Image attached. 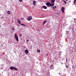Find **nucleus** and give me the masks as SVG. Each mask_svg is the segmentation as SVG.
<instances>
[{
    "instance_id": "nucleus-22",
    "label": "nucleus",
    "mask_w": 76,
    "mask_h": 76,
    "mask_svg": "<svg viewBox=\"0 0 76 76\" xmlns=\"http://www.w3.org/2000/svg\"><path fill=\"white\" fill-rule=\"evenodd\" d=\"M72 66H72V69H75V67H74V66H73L74 65H73Z\"/></svg>"
},
{
    "instance_id": "nucleus-36",
    "label": "nucleus",
    "mask_w": 76,
    "mask_h": 76,
    "mask_svg": "<svg viewBox=\"0 0 76 76\" xmlns=\"http://www.w3.org/2000/svg\"><path fill=\"white\" fill-rule=\"evenodd\" d=\"M21 35H22V34H20V36H21Z\"/></svg>"
},
{
    "instance_id": "nucleus-44",
    "label": "nucleus",
    "mask_w": 76,
    "mask_h": 76,
    "mask_svg": "<svg viewBox=\"0 0 76 76\" xmlns=\"http://www.w3.org/2000/svg\"><path fill=\"white\" fill-rule=\"evenodd\" d=\"M73 41H74V39H73Z\"/></svg>"
},
{
    "instance_id": "nucleus-2",
    "label": "nucleus",
    "mask_w": 76,
    "mask_h": 76,
    "mask_svg": "<svg viewBox=\"0 0 76 76\" xmlns=\"http://www.w3.org/2000/svg\"><path fill=\"white\" fill-rule=\"evenodd\" d=\"M32 17L31 16H29L27 17V20H28V21H30V20H32Z\"/></svg>"
},
{
    "instance_id": "nucleus-46",
    "label": "nucleus",
    "mask_w": 76,
    "mask_h": 76,
    "mask_svg": "<svg viewBox=\"0 0 76 76\" xmlns=\"http://www.w3.org/2000/svg\"><path fill=\"white\" fill-rule=\"evenodd\" d=\"M13 32V31H12V32Z\"/></svg>"
},
{
    "instance_id": "nucleus-34",
    "label": "nucleus",
    "mask_w": 76,
    "mask_h": 76,
    "mask_svg": "<svg viewBox=\"0 0 76 76\" xmlns=\"http://www.w3.org/2000/svg\"><path fill=\"white\" fill-rule=\"evenodd\" d=\"M58 75H61V74L60 73H59Z\"/></svg>"
},
{
    "instance_id": "nucleus-26",
    "label": "nucleus",
    "mask_w": 76,
    "mask_h": 76,
    "mask_svg": "<svg viewBox=\"0 0 76 76\" xmlns=\"http://www.w3.org/2000/svg\"><path fill=\"white\" fill-rule=\"evenodd\" d=\"M59 53L60 54H61V53H62V51H59Z\"/></svg>"
},
{
    "instance_id": "nucleus-29",
    "label": "nucleus",
    "mask_w": 76,
    "mask_h": 76,
    "mask_svg": "<svg viewBox=\"0 0 76 76\" xmlns=\"http://www.w3.org/2000/svg\"><path fill=\"white\" fill-rule=\"evenodd\" d=\"M3 66V67H4V65L2 64L1 65V67H2Z\"/></svg>"
},
{
    "instance_id": "nucleus-40",
    "label": "nucleus",
    "mask_w": 76,
    "mask_h": 76,
    "mask_svg": "<svg viewBox=\"0 0 76 76\" xmlns=\"http://www.w3.org/2000/svg\"><path fill=\"white\" fill-rule=\"evenodd\" d=\"M48 54H47L46 55V56H48Z\"/></svg>"
},
{
    "instance_id": "nucleus-30",
    "label": "nucleus",
    "mask_w": 76,
    "mask_h": 76,
    "mask_svg": "<svg viewBox=\"0 0 76 76\" xmlns=\"http://www.w3.org/2000/svg\"><path fill=\"white\" fill-rule=\"evenodd\" d=\"M38 31H39V32H40V31H41V30L39 29H38Z\"/></svg>"
},
{
    "instance_id": "nucleus-7",
    "label": "nucleus",
    "mask_w": 76,
    "mask_h": 76,
    "mask_svg": "<svg viewBox=\"0 0 76 76\" xmlns=\"http://www.w3.org/2000/svg\"><path fill=\"white\" fill-rule=\"evenodd\" d=\"M54 6V3H50V7H53V6Z\"/></svg>"
},
{
    "instance_id": "nucleus-4",
    "label": "nucleus",
    "mask_w": 76,
    "mask_h": 76,
    "mask_svg": "<svg viewBox=\"0 0 76 76\" xmlns=\"http://www.w3.org/2000/svg\"><path fill=\"white\" fill-rule=\"evenodd\" d=\"M25 53L26 54H28V53H29V51L28 50V49H26L25 50Z\"/></svg>"
},
{
    "instance_id": "nucleus-19",
    "label": "nucleus",
    "mask_w": 76,
    "mask_h": 76,
    "mask_svg": "<svg viewBox=\"0 0 76 76\" xmlns=\"http://www.w3.org/2000/svg\"><path fill=\"white\" fill-rule=\"evenodd\" d=\"M7 13L8 14H10V12L9 11H8Z\"/></svg>"
},
{
    "instance_id": "nucleus-37",
    "label": "nucleus",
    "mask_w": 76,
    "mask_h": 76,
    "mask_svg": "<svg viewBox=\"0 0 76 76\" xmlns=\"http://www.w3.org/2000/svg\"><path fill=\"white\" fill-rule=\"evenodd\" d=\"M71 0H70V1H69V2L70 3V2H71Z\"/></svg>"
},
{
    "instance_id": "nucleus-23",
    "label": "nucleus",
    "mask_w": 76,
    "mask_h": 76,
    "mask_svg": "<svg viewBox=\"0 0 76 76\" xmlns=\"http://www.w3.org/2000/svg\"><path fill=\"white\" fill-rule=\"evenodd\" d=\"M64 1V3H65V4H66V1Z\"/></svg>"
},
{
    "instance_id": "nucleus-24",
    "label": "nucleus",
    "mask_w": 76,
    "mask_h": 76,
    "mask_svg": "<svg viewBox=\"0 0 76 76\" xmlns=\"http://www.w3.org/2000/svg\"><path fill=\"white\" fill-rule=\"evenodd\" d=\"M74 28H75V27H73V28H72V31H74L73 29H74Z\"/></svg>"
},
{
    "instance_id": "nucleus-10",
    "label": "nucleus",
    "mask_w": 76,
    "mask_h": 76,
    "mask_svg": "<svg viewBox=\"0 0 76 76\" xmlns=\"http://www.w3.org/2000/svg\"><path fill=\"white\" fill-rule=\"evenodd\" d=\"M43 9H47V7L45 6H43Z\"/></svg>"
},
{
    "instance_id": "nucleus-14",
    "label": "nucleus",
    "mask_w": 76,
    "mask_h": 76,
    "mask_svg": "<svg viewBox=\"0 0 76 76\" xmlns=\"http://www.w3.org/2000/svg\"><path fill=\"white\" fill-rule=\"evenodd\" d=\"M51 3H54L55 2V0H51Z\"/></svg>"
},
{
    "instance_id": "nucleus-21",
    "label": "nucleus",
    "mask_w": 76,
    "mask_h": 76,
    "mask_svg": "<svg viewBox=\"0 0 76 76\" xmlns=\"http://www.w3.org/2000/svg\"><path fill=\"white\" fill-rule=\"evenodd\" d=\"M12 30L13 31L15 30V28L13 27L12 28Z\"/></svg>"
},
{
    "instance_id": "nucleus-18",
    "label": "nucleus",
    "mask_w": 76,
    "mask_h": 76,
    "mask_svg": "<svg viewBox=\"0 0 76 76\" xmlns=\"http://www.w3.org/2000/svg\"><path fill=\"white\" fill-rule=\"evenodd\" d=\"M55 8H56V6H55L54 7H53V9H55Z\"/></svg>"
},
{
    "instance_id": "nucleus-17",
    "label": "nucleus",
    "mask_w": 76,
    "mask_h": 76,
    "mask_svg": "<svg viewBox=\"0 0 76 76\" xmlns=\"http://www.w3.org/2000/svg\"><path fill=\"white\" fill-rule=\"evenodd\" d=\"M21 25H22V26H26L23 23H21L20 24Z\"/></svg>"
},
{
    "instance_id": "nucleus-33",
    "label": "nucleus",
    "mask_w": 76,
    "mask_h": 76,
    "mask_svg": "<svg viewBox=\"0 0 76 76\" xmlns=\"http://www.w3.org/2000/svg\"><path fill=\"white\" fill-rule=\"evenodd\" d=\"M29 41V39L27 40V42H28Z\"/></svg>"
},
{
    "instance_id": "nucleus-25",
    "label": "nucleus",
    "mask_w": 76,
    "mask_h": 76,
    "mask_svg": "<svg viewBox=\"0 0 76 76\" xmlns=\"http://www.w3.org/2000/svg\"><path fill=\"white\" fill-rule=\"evenodd\" d=\"M22 0H19V1L20 2H22Z\"/></svg>"
},
{
    "instance_id": "nucleus-35",
    "label": "nucleus",
    "mask_w": 76,
    "mask_h": 76,
    "mask_svg": "<svg viewBox=\"0 0 76 76\" xmlns=\"http://www.w3.org/2000/svg\"><path fill=\"white\" fill-rule=\"evenodd\" d=\"M74 21L76 20V19L74 18Z\"/></svg>"
},
{
    "instance_id": "nucleus-9",
    "label": "nucleus",
    "mask_w": 76,
    "mask_h": 76,
    "mask_svg": "<svg viewBox=\"0 0 76 76\" xmlns=\"http://www.w3.org/2000/svg\"><path fill=\"white\" fill-rule=\"evenodd\" d=\"M64 26H66L67 24H66V21H65L63 24Z\"/></svg>"
},
{
    "instance_id": "nucleus-42",
    "label": "nucleus",
    "mask_w": 76,
    "mask_h": 76,
    "mask_svg": "<svg viewBox=\"0 0 76 76\" xmlns=\"http://www.w3.org/2000/svg\"><path fill=\"white\" fill-rule=\"evenodd\" d=\"M37 63H38V62H37Z\"/></svg>"
},
{
    "instance_id": "nucleus-43",
    "label": "nucleus",
    "mask_w": 76,
    "mask_h": 76,
    "mask_svg": "<svg viewBox=\"0 0 76 76\" xmlns=\"http://www.w3.org/2000/svg\"><path fill=\"white\" fill-rule=\"evenodd\" d=\"M25 56V55H23V56Z\"/></svg>"
},
{
    "instance_id": "nucleus-31",
    "label": "nucleus",
    "mask_w": 76,
    "mask_h": 76,
    "mask_svg": "<svg viewBox=\"0 0 76 76\" xmlns=\"http://www.w3.org/2000/svg\"><path fill=\"white\" fill-rule=\"evenodd\" d=\"M66 62H67V58H66Z\"/></svg>"
},
{
    "instance_id": "nucleus-11",
    "label": "nucleus",
    "mask_w": 76,
    "mask_h": 76,
    "mask_svg": "<svg viewBox=\"0 0 76 76\" xmlns=\"http://www.w3.org/2000/svg\"><path fill=\"white\" fill-rule=\"evenodd\" d=\"M10 69L11 70H12L13 69H14V67L13 66H11L10 68Z\"/></svg>"
},
{
    "instance_id": "nucleus-32",
    "label": "nucleus",
    "mask_w": 76,
    "mask_h": 76,
    "mask_svg": "<svg viewBox=\"0 0 76 76\" xmlns=\"http://www.w3.org/2000/svg\"><path fill=\"white\" fill-rule=\"evenodd\" d=\"M21 19H22L23 20L24 19V18H22Z\"/></svg>"
},
{
    "instance_id": "nucleus-27",
    "label": "nucleus",
    "mask_w": 76,
    "mask_h": 76,
    "mask_svg": "<svg viewBox=\"0 0 76 76\" xmlns=\"http://www.w3.org/2000/svg\"><path fill=\"white\" fill-rule=\"evenodd\" d=\"M41 70V71L40 72L41 73H43V70Z\"/></svg>"
},
{
    "instance_id": "nucleus-16",
    "label": "nucleus",
    "mask_w": 76,
    "mask_h": 76,
    "mask_svg": "<svg viewBox=\"0 0 76 76\" xmlns=\"http://www.w3.org/2000/svg\"><path fill=\"white\" fill-rule=\"evenodd\" d=\"M46 22H47V21H46V20H45V21H44V22H43V25H44V24H45V23H46Z\"/></svg>"
},
{
    "instance_id": "nucleus-6",
    "label": "nucleus",
    "mask_w": 76,
    "mask_h": 76,
    "mask_svg": "<svg viewBox=\"0 0 76 76\" xmlns=\"http://www.w3.org/2000/svg\"><path fill=\"white\" fill-rule=\"evenodd\" d=\"M17 22L18 23H19V24H20V23H21V22H20V21L19 20V19H17Z\"/></svg>"
},
{
    "instance_id": "nucleus-13",
    "label": "nucleus",
    "mask_w": 76,
    "mask_h": 76,
    "mask_svg": "<svg viewBox=\"0 0 76 76\" xmlns=\"http://www.w3.org/2000/svg\"><path fill=\"white\" fill-rule=\"evenodd\" d=\"M14 70H16V71H17L18 70V69H17V68H16L15 67H14Z\"/></svg>"
},
{
    "instance_id": "nucleus-20",
    "label": "nucleus",
    "mask_w": 76,
    "mask_h": 76,
    "mask_svg": "<svg viewBox=\"0 0 76 76\" xmlns=\"http://www.w3.org/2000/svg\"><path fill=\"white\" fill-rule=\"evenodd\" d=\"M66 69H67V68H69V66H67L66 65Z\"/></svg>"
},
{
    "instance_id": "nucleus-41",
    "label": "nucleus",
    "mask_w": 76,
    "mask_h": 76,
    "mask_svg": "<svg viewBox=\"0 0 76 76\" xmlns=\"http://www.w3.org/2000/svg\"><path fill=\"white\" fill-rule=\"evenodd\" d=\"M1 26L0 25V27H1Z\"/></svg>"
},
{
    "instance_id": "nucleus-38",
    "label": "nucleus",
    "mask_w": 76,
    "mask_h": 76,
    "mask_svg": "<svg viewBox=\"0 0 76 76\" xmlns=\"http://www.w3.org/2000/svg\"><path fill=\"white\" fill-rule=\"evenodd\" d=\"M54 60L53 61V62H54Z\"/></svg>"
},
{
    "instance_id": "nucleus-39",
    "label": "nucleus",
    "mask_w": 76,
    "mask_h": 76,
    "mask_svg": "<svg viewBox=\"0 0 76 76\" xmlns=\"http://www.w3.org/2000/svg\"><path fill=\"white\" fill-rule=\"evenodd\" d=\"M61 64H63V63H61Z\"/></svg>"
},
{
    "instance_id": "nucleus-5",
    "label": "nucleus",
    "mask_w": 76,
    "mask_h": 76,
    "mask_svg": "<svg viewBox=\"0 0 76 76\" xmlns=\"http://www.w3.org/2000/svg\"><path fill=\"white\" fill-rule=\"evenodd\" d=\"M50 2H47L46 3V5H47V6H50Z\"/></svg>"
},
{
    "instance_id": "nucleus-15",
    "label": "nucleus",
    "mask_w": 76,
    "mask_h": 76,
    "mask_svg": "<svg viewBox=\"0 0 76 76\" xmlns=\"http://www.w3.org/2000/svg\"><path fill=\"white\" fill-rule=\"evenodd\" d=\"M37 53H40V50L37 49Z\"/></svg>"
},
{
    "instance_id": "nucleus-8",
    "label": "nucleus",
    "mask_w": 76,
    "mask_h": 76,
    "mask_svg": "<svg viewBox=\"0 0 76 76\" xmlns=\"http://www.w3.org/2000/svg\"><path fill=\"white\" fill-rule=\"evenodd\" d=\"M33 4L35 6V4H36V1H33Z\"/></svg>"
},
{
    "instance_id": "nucleus-12",
    "label": "nucleus",
    "mask_w": 76,
    "mask_h": 76,
    "mask_svg": "<svg viewBox=\"0 0 76 76\" xmlns=\"http://www.w3.org/2000/svg\"><path fill=\"white\" fill-rule=\"evenodd\" d=\"M50 68L51 69H53V65H51L50 66Z\"/></svg>"
},
{
    "instance_id": "nucleus-45",
    "label": "nucleus",
    "mask_w": 76,
    "mask_h": 76,
    "mask_svg": "<svg viewBox=\"0 0 76 76\" xmlns=\"http://www.w3.org/2000/svg\"><path fill=\"white\" fill-rule=\"evenodd\" d=\"M66 32H67V31H66Z\"/></svg>"
},
{
    "instance_id": "nucleus-1",
    "label": "nucleus",
    "mask_w": 76,
    "mask_h": 76,
    "mask_svg": "<svg viewBox=\"0 0 76 76\" xmlns=\"http://www.w3.org/2000/svg\"><path fill=\"white\" fill-rule=\"evenodd\" d=\"M15 36L16 41H18V40H19V37H18V36L17 35L16 33L15 34Z\"/></svg>"
},
{
    "instance_id": "nucleus-28",
    "label": "nucleus",
    "mask_w": 76,
    "mask_h": 76,
    "mask_svg": "<svg viewBox=\"0 0 76 76\" xmlns=\"http://www.w3.org/2000/svg\"><path fill=\"white\" fill-rule=\"evenodd\" d=\"M1 18L2 19H4V17H1Z\"/></svg>"
},
{
    "instance_id": "nucleus-3",
    "label": "nucleus",
    "mask_w": 76,
    "mask_h": 76,
    "mask_svg": "<svg viewBox=\"0 0 76 76\" xmlns=\"http://www.w3.org/2000/svg\"><path fill=\"white\" fill-rule=\"evenodd\" d=\"M61 10L62 12V13H64V7H62Z\"/></svg>"
}]
</instances>
